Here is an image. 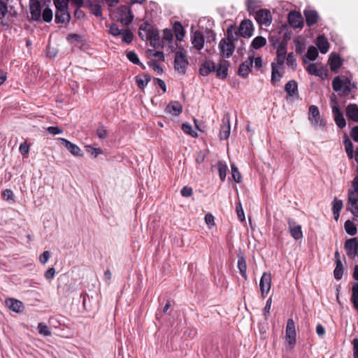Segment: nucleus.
Here are the masks:
<instances>
[{
    "mask_svg": "<svg viewBox=\"0 0 358 358\" xmlns=\"http://www.w3.org/2000/svg\"><path fill=\"white\" fill-rule=\"evenodd\" d=\"M218 48L220 54L222 57L229 58L232 56L236 46L234 43L229 42L224 38H222L219 43Z\"/></svg>",
    "mask_w": 358,
    "mask_h": 358,
    "instance_id": "obj_8",
    "label": "nucleus"
},
{
    "mask_svg": "<svg viewBox=\"0 0 358 358\" xmlns=\"http://www.w3.org/2000/svg\"><path fill=\"white\" fill-rule=\"evenodd\" d=\"M155 27L148 22L142 23L139 27L138 36L143 41H148L150 33L153 31Z\"/></svg>",
    "mask_w": 358,
    "mask_h": 358,
    "instance_id": "obj_23",
    "label": "nucleus"
},
{
    "mask_svg": "<svg viewBox=\"0 0 358 358\" xmlns=\"http://www.w3.org/2000/svg\"><path fill=\"white\" fill-rule=\"evenodd\" d=\"M173 28L176 35V40L181 41L183 39L185 34V31L184 29L183 26L180 22L176 21L174 22Z\"/></svg>",
    "mask_w": 358,
    "mask_h": 358,
    "instance_id": "obj_40",
    "label": "nucleus"
},
{
    "mask_svg": "<svg viewBox=\"0 0 358 358\" xmlns=\"http://www.w3.org/2000/svg\"><path fill=\"white\" fill-rule=\"evenodd\" d=\"M347 117L355 122H358V106L355 103H350L345 109Z\"/></svg>",
    "mask_w": 358,
    "mask_h": 358,
    "instance_id": "obj_31",
    "label": "nucleus"
},
{
    "mask_svg": "<svg viewBox=\"0 0 358 358\" xmlns=\"http://www.w3.org/2000/svg\"><path fill=\"white\" fill-rule=\"evenodd\" d=\"M308 120L315 127H320L324 129L326 126V121L320 116L317 106L311 105L308 109Z\"/></svg>",
    "mask_w": 358,
    "mask_h": 358,
    "instance_id": "obj_5",
    "label": "nucleus"
},
{
    "mask_svg": "<svg viewBox=\"0 0 358 358\" xmlns=\"http://www.w3.org/2000/svg\"><path fill=\"white\" fill-rule=\"evenodd\" d=\"M229 66V62L225 59H221L219 63V66H215V73L217 78L220 79H225L228 75V69Z\"/></svg>",
    "mask_w": 358,
    "mask_h": 358,
    "instance_id": "obj_24",
    "label": "nucleus"
},
{
    "mask_svg": "<svg viewBox=\"0 0 358 358\" xmlns=\"http://www.w3.org/2000/svg\"><path fill=\"white\" fill-rule=\"evenodd\" d=\"M109 33L115 37L120 36L122 41L127 44L131 43L134 39V34L130 29H120L115 23L110 24Z\"/></svg>",
    "mask_w": 358,
    "mask_h": 358,
    "instance_id": "obj_4",
    "label": "nucleus"
},
{
    "mask_svg": "<svg viewBox=\"0 0 358 358\" xmlns=\"http://www.w3.org/2000/svg\"><path fill=\"white\" fill-rule=\"evenodd\" d=\"M238 268L239 270V273L243 277V278L245 280H247L248 276H247V264H246V260L245 257V255L243 252L240 251L238 255Z\"/></svg>",
    "mask_w": 358,
    "mask_h": 358,
    "instance_id": "obj_27",
    "label": "nucleus"
},
{
    "mask_svg": "<svg viewBox=\"0 0 358 358\" xmlns=\"http://www.w3.org/2000/svg\"><path fill=\"white\" fill-rule=\"evenodd\" d=\"M253 15L259 24L268 26L271 23L272 17L271 12L267 9H259Z\"/></svg>",
    "mask_w": 358,
    "mask_h": 358,
    "instance_id": "obj_9",
    "label": "nucleus"
},
{
    "mask_svg": "<svg viewBox=\"0 0 358 358\" xmlns=\"http://www.w3.org/2000/svg\"><path fill=\"white\" fill-rule=\"evenodd\" d=\"M1 196L4 200L7 201L10 200L14 201V194L13 191L10 189H6L3 190L1 193Z\"/></svg>",
    "mask_w": 358,
    "mask_h": 358,
    "instance_id": "obj_58",
    "label": "nucleus"
},
{
    "mask_svg": "<svg viewBox=\"0 0 358 358\" xmlns=\"http://www.w3.org/2000/svg\"><path fill=\"white\" fill-rule=\"evenodd\" d=\"M316 45L322 54H326L328 52L329 43L324 35H320L317 38Z\"/></svg>",
    "mask_w": 358,
    "mask_h": 358,
    "instance_id": "obj_35",
    "label": "nucleus"
},
{
    "mask_svg": "<svg viewBox=\"0 0 358 358\" xmlns=\"http://www.w3.org/2000/svg\"><path fill=\"white\" fill-rule=\"evenodd\" d=\"M222 124L220 126V140H227L231 132V125H230V119L228 115H226L223 117L222 120Z\"/></svg>",
    "mask_w": 358,
    "mask_h": 358,
    "instance_id": "obj_16",
    "label": "nucleus"
},
{
    "mask_svg": "<svg viewBox=\"0 0 358 358\" xmlns=\"http://www.w3.org/2000/svg\"><path fill=\"white\" fill-rule=\"evenodd\" d=\"M151 78H152L149 74H143L142 76H136L135 77V80L139 88L144 89V87L150 81Z\"/></svg>",
    "mask_w": 358,
    "mask_h": 358,
    "instance_id": "obj_41",
    "label": "nucleus"
},
{
    "mask_svg": "<svg viewBox=\"0 0 358 358\" xmlns=\"http://www.w3.org/2000/svg\"><path fill=\"white\" fill-rule=\"evenodd\" d=\"M87 151L93 155L94 157H96L99 155L103 153V150L101 148H95L92 147L91 145L86 146Z\"/></svg>",
    "mask_w": 358,
    "mask_h": 358,
    "instance_id": "obj_60",
    "label": "nucleus"
},
{
    "mask_svg": "<svg viewBox=\"0 0 358 358\" xmlns=\"http://www.w3.org/2000/svg\"><path fill=\"white\" fill-rule=\"evenodd\" d=\"M356 87V85L351 80L345 78L342 80L339 76L335 77L332 80V88L334 91L338 92L342 90V95L348 96L352 92L353 88Z\"/></svg>",
    "mask_w": 358,
    "mask_h": 358,
    "instance_id": "obj_2",
    "label": "nucleus"
},
{
    "mask_svg": "<svg viewBox=\"0 0 358 358\" xmlns=\"http://www.w3.org/2000/svg\"><path fill=\"white\" fill-rule=\"evenodd\" d=\"M8 13V0H0V20Z\"/></svg>",
    "mask_w": 358,
    "mask_h": 358,
    "instance_id": "obj_54",
    "label": "nucleus"
},
{
    "mask_svg": "<svg viewBox=\"0 0 358 358\" xmlns=\"http://www.w3.org/2000/svg\"><path fill=\"white\" fill-rule=\"evenodd\" d=\"M345 152L347 153L348 157L350 159H352L354 157V152H353V145L350 140L346 137V138L343 141Z\"/></svg>",
    "mask_w": 358,
    "mask_h": 358,
    "instance_id": "obj_46",
    "label": "nucleus"
},
{
    "mask_svg": "<svg viewBox=\"0 0 358 358\" xmlns=\"http://www.w3.org/2000/svg\"><path fill=\"white\" fill-rule=\"evenodd\" d=\"M190 39L193 48L196 50L200 51L203 48L205 38L201 31L196 30L194 32H192Z\"/></svg>",
    "mask_w": 358,
    "mask_h": 358,
    "instance_id": "obj_13",
    "label": "nucleus"
},
{
    "mask_svg": "<svg viewBox=\"0 0 358 358\" xmlns=\"http://www.w3.org/2000/svg\"><path fill=\"white\" fill-rule=\"evenodd\" d=\"M29 10L31 20L41 21V4L38 0H30Z\"/></svg>",
    "mask_w": 358,
    "mask_h": 358,
    "instance_id": "obj_12",
    "label": "nucleus"
},
{
    "mask_svg": "<svg viewBox=\"0 0 358 358\" xmlns=\"http://www.w3.org/2000/svg\"><path fill=\"white\" fill-rule=\"evenodd\" d=\"M163 40L167 41L169 45V48L171 51L173 52L178 47V44L176 43L173 42V31L170 29H165L163 31Z\"/></svg>",
    "mask_w": 358,
    "mask_h": 358,
    "instance_id": "obj_36",
    "label": "nucleus"
},
{
    "mask_svg": "<svg viewBox=\"0 0 358 358\" xmlns=\"http://www.w3.org/2000/svg\"><path fill=\"white\" fill-rule=\"evenodd\" d=\"M289 24L294 28H302L303 20L301 14L297 11H292L288 14Z\"/></svg>",
    "mask_w": 358,
    "mask_h": 358,
    "instance_id": "obj_20",
    "label": "nucleus"
},
{
    "mask_svg": "<svg viewBox=\"0 0 358 358\" xmlns=\"http://www.w3.org/2000/svg\"><path fill=\"white\" fill-rule=\"evenodd\" d=\"M182 129L185 134H189L193 137L197 136V133L193 131L192 125L188 122L182 124Z\"/></svg>",
    "mask_w": 358,
    "mask_h": 358,
    "instance_id": "obj_51",
    "label": "nucleus"
},
{
    "mask_svg": "<svg viewBox=\"0 0 358 358\" xmlns=\"http://www.w3.org/2000/svg\"><path fill=\"white\" fill-rule=\"evenodd\" d=\"M266 44V39L263 36H257L255 37L252 43L251 46L252 48L255 50H258L262 47H264Z\"/></svg>",
    "mask_w": 358,
    "mask_h": 358,
    "instance_id": "obj_44",
    "label": "nucleus"
},
{
    "mask_svg": "<svg viewBox=\"0 0 358 358\" xmlns=\"http://www.w3.org/2000/svg\"><path fill=\"white\" fill-rule=\"evenodd\" d=\"M287 53V45L285 43L281 41L279 42V44L277 47L276 51V64L278 65L279 67H282L284 64L285 56Z\"/></svg>",
    "mask_w": 358,
    "mask_h": 358,
    "instance_id": "obj_22",
    "label": "nucleus"
},
{
    "mask_svg": "<svg viewBox=\"0 0 358 358\" xmlns=\"http://www.w3.org/2000/svg\"><path fill=\"white\" fill-rule=\"evenodd\" d=\"M247 10L250 15H254L260 7L258 0H246Z\"/></svg>",
    "mask_w": 358,
    "mask_h": 358,
    "instance_id": "obj_42",
    "label": "nucleus"
},
{
    "mask_svg": "<svg viewBox=\"0 0 358 358\" xmlns=\"http://www.w3.org/2000/svg\"><path fill=\"white\" fill-rule=\"evenodd\" d=\"M347 208L352 213L355 220L358 217V203H348Z\"/></svg>",
    "mask_w": 358,
    "mask_h": 358,
    "instance_id": "obj_55",
    "label": "nucleus"
},
{
    "mask_svg": "<svg viewBox=\"0 0 358 358\" xmlns=\"http://www.w3.org/2000/svg\"><path fill=\"white\" fill-rule=\"evenodd\" d=\"M61 144L67 148V150L75 156H83V153L80 148L76 144L72 143L66 138H60Z\"/></svg>",
    "mask_w": 358,
    "mask_h": 358,
    "instance_id": "obj_26",
    "label": "nucleus"
},
{
    "mask_svg": "<svg viewBox=\"0 0 358 358\" xmlns=\"http://www.w3.org/2000/svg\"><path fill=\"white\" fill-rule=\"evenodd\" d=\"M231 176H232L234 180L238 183L241 182V174L239 172L238 168L234 164H232L231 166Z\"/></svg>",
    "mask_w": 358,
    "mask_h": 358,
    "instance_id": "obj_50",
    "label": "nucleus"
},
{
    "mask_svg": "<svg viewBox=\"0 0 358 358\" xmlns=\"http://www.w3.org/2000/svg\"><path fill=\"white\" fill-rule=\"evenodd\" d=\"M254 56L255 52L252 51V55L248 57V59L240 64L238 69V74L241 78H248L249 73L252 71L254 62Z\"/></svg>",
    "mask_w": 358,
    "mask_h": 358,
    "instance_id": "obj_7",
    "label": "nucleus"
},
{
    "mask_svg": "<svg viewBox=\"0 0 358 358\" xmlns=\"http://www.w3.org/2000/svg\"><path fill=\"white\" fill-rule=\"evenodd\" d=\"M353 278L358 281V265L355 266L353 272ZM352 297L351 301L355 310H358V282L353 285L352 288Z\"/></svg>",
    "mask_w": 358,
    "mask_h": 358,
    "instance_id": "obj_21",
    "label": "nucleus"
},
{
    "mask_svg": "<svg viewBox=\"0 0 358 358\" xmlns=\"http://www.w3.org/2000/svg\"><path fill=\"white\" fill-rule=\"evenodd\" d=\"M236 210L238 219L243 222L245 220V214L241 201L236 203Z\"/></svg>",
    "mask_w": 358,
    "mask_h": 358,
    "instance_id": "obj_56",
    "label": "nucleus"
},
{
    "mask_svg": "<svg viewBox=\"0 0 358 358\" xmlns=\"http://www.w3.org/2000/svg\"><path fill=\"white\" fill-rule=\"evenodd\" d=\"M271 79L272 83L275 84L280 80V78L283 76V71H280L278 65L275 62L271 63Z\"/></svg>",
    "mask_w": 358,
    "mask_h": 358,
    "instance_id": "obj_34",
    "label": "nucleus"
},
{
    "mask_svg": "<svg viewBox=\"0 0 358 358\" xmlns=\"http://www.w3.org/2000/svg\"><path fill=\"white\" fill-rule=\"evenodd\" d=\"M348 203H358V192L355 190H349L348 195Z\"/></svg>",
    "mask_w": 358,
    "mask_h": 358,
    "instance_id": "obj_57",
    "label": "nucleus"
},
{
    "mask_svg": "<svg viewBox=\"0 0 358 358\" xmlns=\"http://www.w3.org/2000/svg\"><path fill=\"white\" fill-rule=\"evenodd\" d=\"M329 64L331 70L336 72L342 66L343 62L340 56L335 55L329 57Z\"/></svg>",
    "mask_w": 358,
    "mask_h": 358,
    "instance_id": "obj_39",
    "label": "nucleus"
},
{
    "mask_svg": "<svg viewBox=\"0 0 358 358\" xmlns=\"http://www.w3.org/2000/svg\"><path fill=\"white\" fill-rule=\"evenodd\" d=\"M344 248L347 256L350 259H354L356 257H358V237L345 241Z\"/></svg>",
    "mask_w": 358,
    "mask_h": 358,
    "instance_id": "obj_6",
    "label": "nucleus"
},
{
    "mask_svg": "<svg viewBox=\"0 0 358 358\" xmlns=\"http://www.w3.org/2000/svg\"><path fill=\"white\" fill-rule=\"evenodd\" d=\"M127 57L131 62L134 64H140V60L137 54L133 50L127 52Z\"/></svg>",
    "mask_w": 358,
    "mask_h": 358,
    "instance_id": "obj_52",
    "label": "nucleus"
},
{
    "mask_svg": "<svg viewBox=\"0 0 358 358\" xmlns=\"http://www.w3.org/2000/svg\"><path fill=\"white\" fill-rule=\"evenodd\" d=\"M55 6V22L66 27L71 21V16L69 11V3L67 0H53Z\"/></svg>",
    "mask_w": 358,
    "mask_h": 358,
    "instance_id": "obj_1",
    "label": "nucleus"
},
{
    "mask_svg": "<svg viewBox=\"0 0 358 358\" xmlns=\"http://www.w3.org/2000/svg\"><path fill=\"white\" fill-rule=\"evenodd\" d=\"M286 62H287V64L289 66H292V67L296 66V59L294 57L293 52H290L288 54V55L286 58Z\"/></svg>",
    "mask_w": 358,
    "mask_h": 358,
    "instance_id": "obj_63",
    "label": "nucleus"
},
{
    "mask_svg": "<svg viewBox=\"0 0 358 358\" xmlns=\"http://www.w3.org/2000/svg\"><path fill=\"white\" fill-rule=\"evenodd\" d=\"M41 17L44 22H50L53 17L52 10L49 7H46L41 13Z\"/></svg>",
    "mask_w": 358,
    "mask_h": 358,
    "instance_id": "obj_49",
    "label": "nucleus"
},
{
    "mask_svg": "<svg viewBox=\"0 0 358 358\" xmlns=\"http://www.w3.org/2000/svg\"><path fill=\"white\" fill-rule=\"evenodd\" d=\"M285 338L291 346L296 343L295 325L292 319H289L287 322Z\"/></svg>",
    "mask_w": 358,
    "mask_h": 358,
    "instance_id": "obj_15",
    "label": "nucleus"
},
{
    "mask_svg": "<svg viewBox=\"0 0 358 358\" xmlns=\"http://www.w3.org/2000/svg\"><path fill=\"white\" fill-rule=\"evenodd\" d=\"M120 19V21L122 24L129 25L134 19V15L131 8L127 6H120L119 8Z\"/></svg>",
    "mask_w": 358,
    "mask_h": 358,
    "instance_id": "obj_14",
    "label": "nucleus"
},
{
    "mask_svg": "<svg viewBox=\"0 0 358 358\" xmlns=\"http://www.w3.org/2000/svg\"><path fill=\"white\" fill-rule=\"evenodd\" d=\"M285 91L289 97L298 96V85L294 80L288 81L285 86Z\"/></svg>",
    "mask_w": 358,
    "mask_h": 358,
    "instance_id": "obj_33",
    "label": "nucleus"
},
{
    "mask_svg": "<svg viewBox=\"0 0 358 358\" xmlns=\"http://www.w3.org/2000/svg\"><path fill=\"white\" fill-rule=\"evenodd\" d=\"M306 70L309 74L320 77L322 79H326L328 76L327 70L322 66L317 67V64H309L306 66Z\"/></svg>",
    "mask_w": 358,
    "mask_h": 358,
    "instance_id": "obj_18",
    "label": "nucleus"
},
{
    "mask_svg": "<svg viewBox=\"0 0 358 358\" xmlns=\"http://www.w3.org/2000/svg\"><path fill=\"white\" fill-rule=\"evenodd\" d=\"M38 333L41 335L48 336H50L51 332L49 330L48 327L43 322H41L38 325Z\"/></svg>",
    "mask_w": 358,
    "mask_h": 358,
    "instance_id": "obj_53",
    "label": "nucleus"
},
{
    "mask_svg": "<svg viewBox=\"0 0 358 358\" xmlns=\"http://www.w3.org/2000/svg\"><path fill=\"white\" fill-rule=\"evenodd\" d=\"M50 327L58 328L62 324V321L58 320L55 316H52L48 321Z\"/></svg>",
    "mask_w": 358,
    "mask_h": 358,
    "instance_id": "obj_61",
    "label": "nucleus"
},
{
    "mask_svg": "<svg viewBox=\"0 0 358 358\" xmlns=\"http://www.w3.org/2000/svg\"><path fill=\"white\" fill-rule=\"evenodd\" d=\"M343 201L342 200H339V199H335L334 200V203H333V208H332V210H333V214H334V219L336 220H338V217H339V215H340V212L343 208Z\"/></svg>",
    "mask_w": 358,
    "mask_h": 358,
    "instance_id": "obj_43",
    "label": "nucleus"
},
{
    "mask_svg": "<svg viewBox=\"0 0 358 358\" xmlns=\"http://www.w3.org/2000/svg\"><path fill=\"white\" fill-rule=\"evenodd\" d=\"M343 274V266L341 261H338V264H336V268L334 271V275L335 279L341 280Z\"/></svg>",
    "mask_w": 358,
    "mask_h": 358,
    "instance_id": "obj_48",
    "label": "nucleus"
},
{
    "mask_svg": "<svg viewBox=\"0 0 358 358\" xmlns=\"http://www.w3.org/2000/svg\"><path fill=\"white\" fill-rule=\"evenodd\" d=\"M240 35L243 38H250L254 32V27L250 20H243L238 29Z\"/></svg>",
    "mask_w": 358,
    "mask_h": 358,
    "instance_id": "obj_10",
    "label": "nucleus"
},
{
    "mask_svg": "<svg viewBox=\"0 0 358 358\" xmlns=\"http://www.w3.org/2000/svg\"><path fill=\"white\" fill-rule=\"evenodd\" d=\"M91 12L96 16L101 15V8L99 4H90Z\"/></svg>",
    "mask_w": 358,
    "mask_h": 358,
    "instance_id": "obj_64",
    "label": "nucleus"
},
{
    "mask_svg": "<svg viewBox=\"0 0 358 358\" xmlns=\"http://www.w3.org/2000/svg\"><path fill=\"white\" fill-rule=\"evenodd\" d=\"M318 57V50L315 46H310L306 54L303 57V62L308 63V61H315Z\"/></svg>",
    "mask_w": 358,
    "mask_h": 358,
    "instance_id": "obj_38",
    "label": "nucleus"
},
{
    "mask_svg": "<svg viewBox=\"0 0 358 358\" xmlns=\"http://www.w3.org/2000/svg\"><path fill=\"white\" fill-rule=\"evenodd\" d=\"M332 113L334 116V120L336 125L340 128L343 129L346 125L345 120L343 117V113L341 110L338 103H335L334 106H332Z\"/></svg>",
    "mask_w": 358,
    "mask_h": 358,
    "instance_id": "obj_17",
    "label": "nucleus"
},
{
    "mask_svg": "<svg viewBox=\"0 0 358 358\" xmlns=\"http://www.w3.org/2000/svg\"><path fill=\"white\" fill-rule=\"evenodd\" d=\"M5 304L9 310L17 313H21L24 310L23 303L17 299L13 298L7 299L5 301Z\"/></svg>",
    "mask_w": 358,
    "mask_h": 358,
    "instance_id": "obj_25",
    "label": "nucleus"
},
{
    "mask_svg": "<svg viewBox=\"0 0 358 358\" xmlns=\"http://www.w3.org/2000/svg\"><path fill=\"white\" fill-rule=\"evenodd\" d=\"M148 64L158 74H162L163 73L162 66L159 64H158L157 62L152 61V62H148Z\"/></svg>",
    "mask_w": 358,
    "mask_h": 358,
    "instance_id": "obj_62",
    "label": "nucleus"
},
{
    "mask_svg": "<svg viewBox=\"0 0 358 358\" xmlns=\"http://www.w3.org/2000/svg\"><path fill=\"white\" fill-rule=\"evenodd\" d=\"M307 26L312 27L315 24L319 19L318 13L315 10H305L303 11Z\"/></svg>",
    "mask_w": 358,
    "mask_h": 358,
    "instance_id": "obj_30",
    "label": "nucleus"
},
{
    "mask_svg": "<svg viewBox=\"0 0 358 358\" xmlns=\"http://www.w3.org/2000/svg\"><path fill=\"white\" fill-rule=\"evenodd\" d=\"M287 224L289 226V233L295 240H299L303 237L301 225L296 224V222L290 217L287 218Z\"/></svg>",
    "mask_w": 358,
    "mask_h": 358,
    "instance_id": "obj_19",
    "label": "nucleus"
},
{
    "mask_svg": "<svg viewBox=\"0 0 358 358\" xmlns=\"http://www.w3.org/2000/svg\"><path fill=\"white\" fill-rule=\"evenodd\" d=\"M215 71V64L213 61L206 60L199 68V73L202 76H207Z\"/></svg>",
    "mask_w": 358,
    "mask_h": 358,
    "instance_id": "obj_29",
    "label": "nucleus"
},
{
    "mask_svg": "<svg viewBox=\"0 0 358 358\" xmlns=\"http://www.w3.org/2000/svg\"><path fill=\"white\" fill-rule=\"evenodd\" d=\"M271 285V275L270 273L264 272L259 282V288L263 297H265L270 289Z\"/></svg>",
    "mask_w": 358,
    "mask_h": 358,
    "instance_id": "obj_11",
    "label": "nucleus"
},
{
    "mask_svg": "<svg viewBox=\"0 0 358 358\" xmlns=\"http://www.w3.org/2000/svg\"><path fill=\"white\" fill-rule=\"evenodd\" d=\"M344 227L346 233L350 236H355L357 232V226L350 220L345 221Z\"/></svg>",
    "mask_w": 358,
    "mask_h": 358,
    "instance_id": "obj_45",
    "label": "nucleus"
},
{
    "mask_svg": "<svg viewBox=\"0 0 358 358\" xmlns=\"http://www.w3.org/2000/svg\"><path fill=\"white\" fill-rule=\"evenodd\" d=\"M219 176L222 181H224L226 178L227 166L224 162L220 161L217 164Z\"/></svg>",
    "mask_w": 358,
    "mask_h": 358,
    "instance_id": "obj_47",
    "label": "nucleus"
},
{
    "mask_svg": "<svg viewBox=\"0 0 358 358\" xmlns=\"http://www.w3.org/2000/svg\"><path fill=\"white\" fill-rule=\"evenodd\" d=\"M182 111V106L178 101H171L166 107L165 112L166 113L178 116Z\"/></svg>",
    "mask_w": 358,
    "mask_h": 358,
    "instance_id": "obj_28",
    "label": "nucleus"
},
{
    "mask_svg": "<svg viewBox=\"0 0 358 358\" xmlns=\"http://www.w3.org/2000/svg\"><path fill=\"white\" fill-rule=\"evenodd\" d=\"M189 65V62L186 56V52L183 48H179L176 52L174 58V69L178 73L185 75Z\"/></svg>",
    "mask_w": 358,
    "mask_h": 358,
    "instance_id": "obj_3",
    "label": "nucleus"
},
{
    "mask_svg": "<svg viewBox=\"0 0 358 358\" xmlns=\"http://www.w3.org/2000/svg\"><path fill=\"white\" fill-rule=\"evenodd\" d=\"M148 41H150V45L155 48L162 46L159 31L156 28L150 33Z\"/></svg>",
    "mask_w": 358,
    "mask_h": 358,
    "instance_id": "obj_37",
    "label": "nucleus"
},
{
    "mask_svg": "<svg viewBox=\"0 0 358 358\" xmlns=\"http://www.w3.org/2000/svg\"><path fill=\"white\" fill-rule=\"evenodd\" d=\"M96 135L101 139H104L108 136V131L103 125L99 126L96 129Z\"/></svg>",
    "mask_w": 358,
    "mask_h": 358,
    "instance_id": "obj_59",
    "label": "nucleus"
},
{
    "mask_svg": "<svg viewBox=\"0 0 358 358\" xmlns=\"http://www.w3.org/2000/svg\"><path fill=\"white\" fill-rule=\"evenodd\" d=\"M240 34L238 31L237 27L235 25H230L226 32V38H224L229 42L234 43L235 41H238Z\"/></svg>",
    "mask_w": 358,
    "mask_h": 358,
    "instance_id": "obj_32",
    "label": "nucleus"
}]
</instances>
